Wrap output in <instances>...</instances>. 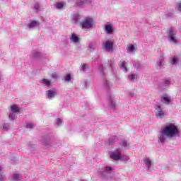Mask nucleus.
Here are the masks:
<instances>
[{"label":"nucleus","mask_w":181,"mask_h":181,"mask_svg":"<svg viewBox=\"0 0 181 181\" xmlns=\"http://www.w3.org/2000/svg\"><path fill=\"white\" fill-rule=\"evenodd\" d=\"M112 168L111 167H106V170H111Z\"/></svg>","instance_id":"2f4dec72"},{"label":"nucleus","mask_w":181,"mask_h":181,"mask_svg":"<svg viewBox=\"0 0 181 181\" xmlns=\"http://www.w3.org/2000/svg\"><path fill=\"white\" fill-rule=\"evenodd\" d=\"M13 178L14 180H21V176L19 174H14Z\"/></svg>","instance_id":"dca6fc26"},{"label":"nucleus","mask_w":181,"mask_h":181,"mask_svg":"<svg viewBox=\"0 0 181 181\" xmlns=\"http://www.w3.org/2000/svg\"><path fill=\"white\" fill-rule=\"evenodd\" d=\"M120 66L122 67V69H124L125 73H127V66H125V64H124V62H122L120 64Z\"/></svg>","instance_id":"4be33fe9"},{"label":"nucleus","mask_w":181,"mask_h":181,"mask_svg":"<svg viewBox=\"0 0 181 181\" xmlns=\"http://www.w3.org/2000/svg\"><path fill=\"white\" fill-rule=\"evenodd\" d=\"M86 69H88V65L87 64H83L82 66V70H86Z\"/></svg>","instance_id":"bb28decb"},{"label":"nucleus","mask_w":181,"mask_h":181,"mask_svg":"<svg viewBox=\"0 0 181 181\" xmlns=\"http://www.w3.org/2000/svg\"><path fill=\"white\" fill-rule=\"evenodd\" d=\"M177 62V59H176L175 57L173 58L171 60H170V63L171 64H175V63Z\"/></svg>","instance_id":"412c9836"},{"label":"nucleus","mask_w":181,"mask_h":181,"mask_svg":"<svg viewBox=\"0 0 181 181\" xmlns=\"http://www.w3.org/2000/svg\"><path fill=\"white\" fill-rule=\"evenodd\" d=\"M64 80L65 81H70L71 80V75L70 74H66Z\"/></svg>","instance_id":"f3484780"},{"label":"nucleus","mask_w":181,"mask_h":181,"mask_svg":"<svg viewBox=\"0 0 181 181\" xmlns=\"http://www.w3.org/2000/svg\"><path fill=\"white\" fill-rule=\"evenodd\" d=\"M1 170H2V168L0 166V172H1Z\"/></svg>","instance_id":"e433bc0d"},{"label":"nucleus","mask_w":181,"mask_h":181,"mask_svg":"<svg viewBox=\"0 0 181 181\" xmlns=\"http://www.w3.org/2000/svg\"><path fill=\"white\" fill-rule=\"evenodd\" d=\"M3 128H4V129H7L6 127H4Z\"/></svg>","instance_id":"c9c22d12"},{"label":"nucleus","mask_w":181,"mask_h":181,"mask_svg":"<svg viewBox=\"0 0 181 181\" xmlns=\"http://www.w3.org/2000/svg\"><path fill=\"white\" fill-rule=\"evenodd\" d=\"M169 37L173 43H177V40L175 37V28H171L169 30Z\"/></svg>","instance_id":"20e7f679"},{"label":"nucleus","mask_w":181,"mask_h":181,"mask_svg":"<svg viewBox=\"0 0 181 181\" xmlns=\"http://www.w3.org/2000/svg\"><path fill=\"white\" fill-rule=\"evenodd\" d=\"M5 177L2 176V175H0V181H4L5 180Z\"/></svg>","instance_id":"c756f323"},{"label":"nucleus","mask_w":181,"mask_h":181,"mask_svg":"<svg viewBox=\"0 0 181 181\" xmlns=\"http://www.w3.org/2000/svg\"><path fill=\"white\" fill-rule=\"evenodd\" d=\"M27 128H30L32 129L33 128V124L30 123L27 124Z\"/></svg>","instance_id":"cd10ccee"},{"label":"nucleus","mask_w":181,"mask_h":181,"mask_svg":"<svg viewBox=\"0 0 181 181\" xmlns=\"http://www.w3.org/2000/svg\"><path fill=\"white\" fill-rule=\"evenodd\" d=\"M11 111H12V112H19V111H21V109L19 108V107H18L17 105H13L11 106Z\"/></svg>","instance_id":"0eeeda50"},{"label":"nucleus","mask_w":181,"mask_h":181,"mask_svg":"<svg viewBox=\"0 0 181 181\" xmlns=\"http://www.w3.org/2000/svg\"><path fill=\"white\" fill-rule=\"evenodd\" d=\"M39 5L36 4L34 6V9L36 11V12H37L39 11Z\"/></svg>","instance_id":"a878e982"},{"label":"nucleus","mask_w":181,"mask_h":181,"mask_svg":"<svg viewBox=\"0 0 181 181\" xmlns=\"http://www.w3.org/2000/svg\"><path fill=\"white\" fill-rule=\"evenodd\" d=\"M93 25H94V20L90 17H86L80 23V26L82 29H90V28H93Z\"/></svg>","instance_id":"f03ea898"},{"label":"nucleus","mask_w":181,"mask_h":181,"mask_svg":"<svg viewBox=\"0 0 181 181\" xmlns=\"http://www.w3.org/2000/svg\"><path fill=\"white\" fill-rule=\"evenodd\" d=\"M165 84H166V86H168V84H169V81L165 80Z\"/></svg>","instance_id":"473e14b6"},{"label":"nucleus","mask_w":181,"mask_h":181,"mask_svg":"<svg viewBox=\"0 0 181 181\" xmlns=\"http://www.w3.org/2000/svg\"><path fill=\"white\" fill-rule=\"evenodd\" d=\"M35 26H39V22L36 21H31L29 25V28H35Z\"/></svg>","instance_id":"9d476101"},{"label":"nucleus","mask_w":181,"mask_h":181,"mask_svg":"<svg viewBox=\"0 0 181 181\" xmlns=\"http://www.w3.org/2000/svg\"><path fill=\"white\" fill-rule=\"evenodd\" d=\"M58 76L57 73L54 72L52 74V78H57Z\"/></svg>","instance_id":"b1692460"},{"label":"nucleus","mask_w":181,"mask_h":181,"mask_svg":"<svg viewBox=\"0 0 181 181\" xmlns=\"http://www.w3.org/2000/svg\"><path fill=\"white\" fill-rule=\"evenodd\" d=\"M114 40L110 41H106L105 43H103V47L107 50V52H113L114 50Z\"/></svg>","instance_id":"7ed1b4c3"},{"label":"nucleus","mask_w":181,"mask_h":181,"mask_svg":"<svg viewBox=\"0 0 181 181\" xmlns=\"http://www.w3.org/2000/svg\"><path fill=\"white\" fill-rule=\"evenodd\" d=\"M144 162L147 168L149 169V168H151V160H149V158H146L144 159Z\"/></svg>","instance_id":"ddd939ff"},{"label":"nucleus","mask_w":181,"mask_h":181,"mask_svg":"<svg viewBox=\"0 0 181 181\" xmlns=\"http://www.w3.org/2000/svg\"><path fill=\"white\" fill-rule=\"evenodd\" d=\"M9 118H10V119H11L12 121H13V119H15V115H14V114H10V115H9Z\"/></svg>","instance_id":"393cba45"},{"label":"nucleus","mask_w":181,"mask_h":181,"mask_svg":"<svg viewBox=\"0 0 181 181\" xmlns=\"http://www.w3.org/2000/svg\"><path fill=\"white\" fill-rule=\"evenodd\" d=\"M123 145H124V146H127V142L124 141V142H123Z\"/></svg>","instance_id":"72a5a7b5"},{"label":"nucleus","mask_w":181,"mask_h":181,"mask_svg":"<svg viewBox=\"0 0 181 181\" xmlns=\"http://www.w3.org/2000/svg\"><path fill=\"white\" fill-rule=\"evenodd\" d=\"M161 101L164 103V104H169L170 103V99L168 97H163L161 98Z\"/></svg>","instance_id":"f8f14e48"},{"label":"nucleus","mask_w":181,"mask_h":181,"mask_svg":"<svg viewBox=\"0 0 181 181\" xmlns=\"http://www.w3.org/2000/svg\"><path fill=\"white\" fill-rule=\"evenodd\" d=\"M64 5L63 3H57V8H58V9H62V8H63Z\"/></svg>","instance_id":"aec40b11"},{"label":"nucleus","mask_w":181,"mask_h":181,"mask_svg":"<svg viewBox=\"0 0 181 181\" xmlns=\"http://www.w3.org/2000/svg\"><path fill=\"white\" fill-rule=\"evenodd\" d=\"M178 11H181V3L178 5Z\"/></svg>","instance_id":"7c9ffc66"},{"label":"nucleus","mask_w":181,"mask_h":181,"mask_svg":"<svg viewBox=\"0 0 181 181\" xmlns=\"http://www.w3.org/2000/svg\"><path fill=\"white\" fill-rule=\"evenodd\" d=\"M61 123H62V119H57V124L58 125H60Z\"/></svg>","instance_id":"c85d7f7f"},{"label":"nucleus","mask_w":181,"mask_h":181,"mask_svg":"<svg viewBox=\"0 0 181 181\" xmlns=\"http://www.w3.org/2000/svg\"><path fill=\"white\" fill-rule=\"evenodd\" d=\"M70 40L72 42H74L75 43H77V42H78L80 40V38H78V37H77V35H76V34L73 33L71 35V37H70Z\"/></svg>","instance_id":"1a4fd4ad"},{"label":"nucleus","mask_w":181,"mask_h":181,"mask_svg":"<svg viewBox=\"0 0 181 181\" xmlns=\"http://www.w3.org/2000/svg\"><path fill=\"white\" fill-rule=\"evenodd\" d=\"M136 78H138V76L136 75H134V74H132L130 76V79L134 81V80H136Z\"/></svg>","instance_id":"6ab92c4d"},{"label":"nucleus","mask_w":181,"mask_h":181,"mask_svg":"<svg viewBox=\"0 0 181 181\" xmlns=\"http://www.w3.org/2000/svg\"><path fill=\"white\" fill-rule=\"evenodd\" d=\"M105 30L109 35H111V33L114 32V30L112 29V26H111V25H106Z\"/></svg>","instance_id":"423d86ee"},{"label":"nucleus","mask_w":181,"mask_h":181,"mask_svg":"<svg viewBox=\"0 0 181 181\" xmlns=\"http://www.w3.org/2000/svg\"><path fill=\"white\" fill-rule=\"evenodd\" d=\"M83 4H84V1H82L81 0H78L76 1V5H78V6H81V5H83Z\"/></svg>","instance_id":"5701e85b"},{"label":"nucleus","mask_w":181,"mask_h":181,"mask_svg":"<svg viewBox=\"0 0 181 181\" xmlns=\"http://www.w3.org/2000/svg\"><path fill=\"white\" fill-rule=\"evenodd\" d=\"M158 112L156 114L157 117H159V118H163V117H165V112H163L161 110H160V107H158V109H156Z\"/></svg>","instance_id":"6e6552de"},{"label":"nucleus","mask_w":181,"mask_h":181,"mask_svg":"<svg viewBox=\"0 0 181 181\" xmlns=\"http://www.w3.org/2000/svg\"><path fill=\"white\" fill-rule=\"evenodd\" d=\"M111 159H114V160H119V159H121V153L117 152V153H113L110 155Z\"/></svg>","instance_id":"39448f33"},{"label":"nucleus","mask_w":181,"mask_h":181,"mask_svg":"<svg viewBox=\"0 0 181 181\" xmlns=\"http://www.w3.org/2000/svg\"><path fill=\"white\" fill-rule=\"evenodd\" d=\"M127 47L128 50H129L130 52H134V50H135V47L134 46V45H128Z\"/></svg>","instance_id":"4468645a"},{"label":"nucleus","mask_w":181,"mask_h":181,"mask_svg":"<svg viewBox=\"0 0 181 181\" xmlns=\"http://www.w3.org/2000/svg\"><path fill=\"white\" fill-rule=\"evenodd\" d=\"M163 134L168 138H173L179 134V128L174 124H169L163 129Z\"/></svg>","instance_id":"f257e3e1"},{"label":"nucleus","mask_w":181,"mask_h":181,"mask_svg":"<svg viewBox=\"0 0 181 181\" xmlns=\"http://www.w3.org/2000/svg\"><path fill=\"white\" fill-rule=\"evenodd\" d=\"M165 134H163V133H162L159 137V139L160 141V142L163 143L165 142V140L166 139L165 137Z\"/></svg>","instance_id":"2eb2a0df"},{"label":"nucleus","mask_w":181,"mask_h":181,"mask_svg":"<svg viewBox=\"0 0 181 181\" xmlns=\"http://www.w3.org/2000/svg\"><path fill=\"white\" fill-rule=\"evenodd\" d=\"M47 94L49 98H52L56 95V92H54L53 90H48L47 92Z\"/></svg>","instance_id":"9b49d317"},{"label":"nucleus","mask_w":181,"mask_h":181,"mask_svg":"<svg viewBox=\"0 0 181 181\" xmlns=\"http://www.w3.org/2000/svg\"><path fill=\"white\" fill-rule=\"evenodd\" d=\"M43 84H46V86L50 85V81L47 79H42Z\"/></svg>","instance_id":"a211bd4d"},{"label":"nucleus","mask_w":181,"mask_h":181,"mask_svg":"<svg viewBox=\"0 0 181 181\" xmlns=\"http://www.w3.org/2000/svg\"><path fill=\"white\" fill-rule=\"evenodd\" d=\"M112 107H115V104L112 103Z\"/></svg>","instance_id":"f704fd0d"}]
</instances>
